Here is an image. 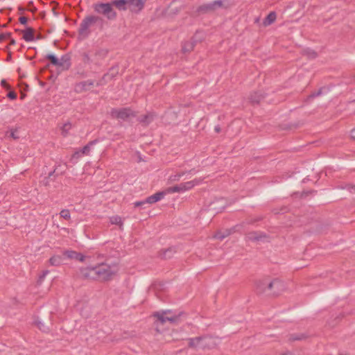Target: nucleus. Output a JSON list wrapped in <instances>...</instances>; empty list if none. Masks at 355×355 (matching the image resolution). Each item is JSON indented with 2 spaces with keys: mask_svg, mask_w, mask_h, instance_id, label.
I'll list each match as a JSON object with an SVG mask.
<instances>
[{
  "mask_svg": "<svg viewBox=\"0 0 355 355\" xmlns=\"http://www.w3.org/2000/svg\"><path fill=\"white\" fill-rule=\"evenodd\" d=\"M153 317L155 319V329L158 333H160L161 336L158 339L170 341L177 338L169 329L164 330L162 327L166 322L170 324L178 323L180 321V315H175L170 311H164L155 313Z\"/></svg>",
  "mask_w": 355,
  "mask_h": 355,
  "instance_id": "f257e3e1",
  "label": "nucleus"
},
{
  "mask_svg": "<svg viewBox=\"0 0 355 355\" xmlns=\"http://www.w3.org/2000/svg\"><path fill=\"white\" fill-rule=\"evenodd\" d=\"M119 271L116 265H108L102 263L98 265V279L102 281H107L113 278Z\"/></svg>",
  "mask_w": 355,
  "mask_h": 355,
  "instance_id": "f03ea898",
  "label": "nucleus"
},
{
  "mask_svg": "<svg viewBox=\"0 0 355 355\" xmlns=\"http://www.w3.org/2000/svg\"><path fill=\"white\" fill-rule=\"evenodd\" d=\"M218 344V340L211 337L194 338L189 340L191 347L199 349H210Z\"/></svg>",
  "mask_w": 355,
  "mask_h": 355,
  "instance_id": "7ed1b4c3",
  "label": "nucleus"
},
{
  "mask_svg": "<svg viewBox=\"0 0 355 355\" xmlns=\"http://www.w3.org/2000/svg\"><path fill=\"white\" fill-rule=\"evenodd\" d=\"M94 8L97 13L103 15L107 19L114 20L116 17L112 3H96Z\"/></svg>",
  "mask_w": 355,
  "mask_h": 355,
  "instance_id": "20e7f679",
  "label": "nucleus"
},
{
  "mask_svg": "<svg viewBox=\"0 0 355 355\" xmlns=\"http://www.w3.org/2000/svg\"><path fill=\"white\" fill-rule=\"evenodd\" d=\"M268 292L272 295H279L285 291L284 283L279 279H270L267 283Z\"/></svg>",
  "mask_w": 355,
  "mask_h": 355,
  "instance_id": "39448f33",
  "label": "nucleus"
},
{
  "mask_svg": "<svg viewBox=\"0 0 355 355\" xmlns=\"http://www.w3.org/2000/svg\"><path fill=\"white\" fill-rule=\"evenodd\" d=\"M98 266L96 267H85L81 269V275L89 279H98Z\"/></svg>",
  "mask_w": 355,
  "mask_h": 355,
  "instance_id": "423d86ee",
  "label": "nucleus"
},
{
  "mask_svg": "<svg viewBox=\"0 0 355 355\" xmlns=\"http://www.w3.org/2000/svg\"><path fill=\"white\" fill-rule=\"evenodd\" d=\"M201 182H202V180L200 179L196 178L191 181H189L187 182L180 184L181 193L185 192L187 191H189V190L193 189L196 185L200 184Z\"/></svg>",
  "mask_w": 355,
  "mask_h": 355,
  "instance_id": "0eeeda50",
  "label": "nucleus"
},
{
  "mask_svg": "<svg viewBox=\"0 0 355 355\" xmlns=\"http://www.w3.org/2000/svg\"><path fill=\"white\" fill-rule=\"evenodd\" d=\"M146 0H128L130 9L135 12L140 11L144 6Z\"/></svg>",
  "mask_w": 355,
  "mask_h": 355,
  "instance_id": "6e6552de",
  "label": "nucleus"
},
{
  "mask_svg": "<svg viewBox=\"0 0 355 355\" xmlns=\"http://www.w3.org/2000/svg\"><path fill=\"white\" fill-rule=\"evenodd\" d=\"M130 110L124 108L121 110H116L112 111V114L114 117L117 119H125L132 115Z\"/></svg>",
  "mask_w": 355,
  "mask_h": 355,
  "instance_id": "1a4fd4ad",
  "label": "nucleus"
},
{
  "mask_svg": "<svg viewBox=\"0 0 355 355\" xmlns=\"http://www.w3.org/2000/svg\"><path fill=\"white\" fill-rule=\"evenodd\" d=\"M269 282V278H263L256 282V288L259 293L268 292L267 283Z\"/></svg>",
  "mask_w": 355,
  "mask_h": 355,
  "instance_id": "9d476101",
  "label": "nucleus"
},
{
  "mask_svg": "<svg viewBox=\"0 0 355 355\" xmlns=\"http://www.w3.org/2000/svg\"><path fill=\"white\" fill-rule=\"evenodd\" d=\"M223 6V3L220 0H216L213 2H211L201 8L202 10L205 12L212 11L217 8H222Z\"/></svg>",
  "mask_w": 355,
  "mask_h": 355,
  "instance_id": "9b49d317",
  "label": "nucleus"
},
{
  "mask_svg": "<svg viewBox=\"0 0 355 355\" xmlns=\"http://www.w3.org/2000/svg\"><path fill=\"white\" fill-rule=\"evenodd\" d=\"M63 256L69 259H77L80 261H84L85 260V257L84 255L75 251H66L64 252Z\"/></svg>",
  "mask_w": 355,
  "mask_h": 355,
  "instance_id": "f8f14e48",
  "label": "nucleus"
},
{
  "mask_svg": "<svg viewBox=\"0 0 355 355\" xmlns=\"http://www.w3.org/2000/svg\"><path fill=\"white\" fill-rule=\"evenodd\" d=\"M98 19H99L98 17L93 16V15L88 16L84 19V20L83 21V22L81 24V26H82V28L86 29L91 25L96 23L98 21Z\"/></svg>",
  "mask_w": 355,
  "mask_h": 355,
  "instance_id": "ddd939ff",
  "label": "nucleus"
},
{
  "mask_svg": "<svg viewBox=\"0 0 355 355\" xmlns=\"http://www.w3.org/2000/svg\"><path fill=\"white\" fill-rule=\"evenodd\" d=\"M166 196V193L164 191L157 192L150 196H149L146 200V202L149 204L155 203L160 200H162L164 196Z\"/></svg>",
  "mask_w": 355,
  "mask_h": 355,
  "instance_id": "4468645a",
  "label": "nucleus"
},
{
  "mask_svg": "<svg viewBox=\"0 0 355 355\" xmlns=\"http://www.w3.org/2000/svg\"><path fill=\"white\" fill-rule=\"evenodd\" d=\"M277 19L276 13L270 12L263 21V26L267 27L273 24Z\"/></svg>",
  "mask_w": 355,
  "mask_h": 355,
  "instance_id": "2eb2a0df",
  "label": "nucleus"
},
{
  "mask_svg": "<svg viewBox=\"0 0 355 355\" xmlns=\"http://www.w3.org/2000/svg\"><path fill=\"white\" fill-rule=\"evenodd\" d=\"M22 37L26 42H31L34 40V33L32 28H27L22 31Z\"/></svg>",
  "mask_w": 355,
  "mask_h": 355,
  "instance_id": "dca6fc26",
  "label": "nucleus"
},
{
  "mask_svg": "<svg viewBox=\"0 0 355 355\" xmlns=\"http://www.w3.org/2000/svg\"><path fill=\"white\" fill-rule=\"evenodd\" d=\"M71 128H72V125L71 123L64 122L60 126L61 135L63 137H67L69 135V131L71 130Z\"/></svg>",
  "mask_w": 355,
  "mask_h": 355,
  "instance_id": "f3484780",
  "label": "nucleus"
},
{
  "mask_svg": "<svg viewBox=\"0 0 355 355\" xmlns=\"http://www.w3.org/2000/svg\"><path fill=\"white\" fill-rule=\"evenodd\" d=\"M111 3L119 10H125L126 5H128V0H115Z\"/></svg>",
  "mask_w": 355,
  "mask_h": 355,
  "instance_id": "a211bd4d",
  "label": "nucleus"
},
{
  "mask_svg": "<svg viewBox=\"0 0 355 355\" xmlns=\"http://www.w3.org/2000/svg\"><path fill=\"white\" fill-rule=\"evenodd\" d=\"M47 58L51 61V62L55 66L62 67L64 65V61L63 58L62 60H59L53 55H49Z\"/></svg>",
  "mask_w": 355,
  "mask_h": 355,
  "instance_id": "6ab92c4d",
  "label": "nucleus"
},
{
  "mask_svg": "<svg viewBox=\"0 0 355 355\" xmlns=\"http://www.w3.org/2000/svg\"><path fill=\"white\" fill-rule=\"evenodd\" d=\"M51 266H60L62 263V257L60 255H54L49 259Z\"/></svg>",
  "mask_w": 355,
  "mask_h": 355,
  "instance_id": "aec40b11",
  "label": "nucleus"
},
{
  "mask_svg": "<svg viewBox=\"0 0 355 355\" xmlns=\"http://www.w3.org/2000/svg\"><path fill=\"white\" fill-rule=\"evenodd\" d=\"M164 191L166 195L169 194V193H181L180 184L174 186V187L166 188Z\"/></svg>",
  "mask_w": 355,
  "mask_h": 355,
  "instance_id": "412c9836",
  "label": "nucleus"
},
{
  "mask_svg": "<svg viewBox=\"0 0 355 355\" xmlns=\"http://www.w3.org/2000/svg\"><path fill=\"white\" fill-rule=\"evenodd\" d=\"M110 221L112 224L118 225L119 226H122L123 220L119 216H114L110 218Z\"/></svg>",
  "mask_w": 355,
  "mask_h": 355,
  "instance_id": "4be33fe9",
  "label": "nucleus"
},
{
  "mask_svg": "<svg viewBox=\"0 0 355 355\" xmlns=\"http://www.w3.org/2000/svg\"><path fill=\"white\" fill-rule=\"evenodd\" d=\"M193 49V44L188 42H185L182 46V51L185 53L190 52Z\"/></svg>",
  "mask_w": 355,
  "mask_h": 355,
  "instance_id": "5701e85b",
  "label": "nucleus"
},
{
  "mask_svg": "<svg viewBox=\"0 0 355 355\" xmlns=\"http://www.w3.org/2000/svg\"><path fill=\"white\" fill-rule=\"evenodd\" d=\"M183 173H177L174 175H171L169 178H168V182H176V181H178L180 180L181 177L182 176Z\"/></svg>",
  "mask_w": 355,
  "mask_h": 355,
  "instance_id": "b1692460",
  "label": "nucleus"
},
{
  "mask_svg": "<svg viewBox=\"0 0 355 355\" xmlns=\"http://www.w3.org/2000/svg\"><path fill=\"white\" fill-rule=\"evenodd\" d=\"M60 216L64 219H69L70 218V213L69 210L64 209L60 211Z\"/></svg>",
  "mask_w": 355,
  "mask_h": 355,
  "instance_id": "393cba45",
  "label": "nucleus"
},
{
  "mask_svg": "<svg viewBox=\"0 0 355 355\" xmlns=\"http://www.w3.org/2000/svg\"><path fill=\"white\" fill-rule=\"evenodd\" d=\"M10 39V33L0 35V42Z\"/></svg>",
  "mask_w": 355,
  "mask_h": 355,
  "instance_id": "a878e982",
  "label": "nucleus"
},
{
  "mask_svg": "<svg viewBox=\"0 0 355 355\" xmlns=\"http://www.w3.org/2000/svg\"><path fill=\"white\" fill-rule=\"evenodd\" d=\"M17 130L11 129L10 130V137H12L14 139H17Z\"/></svg>",
  "mask_w": 355,
  "mask_h": 355,
  "instance_id": "bb28decb",
  "label": "nucleus"
},
{
  "mask_svg": "<svg viewBox=\"0 0 355 355\" xmlns=\"http://www.w3.org/2000/svg\"><path fill=\"white\" fill-rule=\"evenodd\" d=\"M8 97L10 99H15L17 98V94L14 92H10L8 94Z\"/></svg>",
  "mask_w": 355,
  "mask_h": 355,
  "instance_id": "cd10ccee",
  "label": "nucleus"
},
{
  "mask_svg": "<svg viewBox=\"0 0 355 355\" xmlns=\"http://www.w3.org/2000/svg\"><path fill=\"white\" fill-rule=\"evenodd\" d=\"M89 146H85L82 150H81V153L83 155H87L88 154V152H89Z\"/></svg>",
  "mask_w": 355,
  "mask_h": 355,
  "instance_id": "c85d7f7f",
  "label": "nucleus"
},
{
  "mask_svg": "<svg viewBox=\"0 0 355 355\" xmlns=\"http://www.w3.org/2000/svg\"><path fill=\"white\" fill-rule=\"evenodd\" d=\"M227 235H225V234H221L220 232L214 235V238L216 239H224Z\"/></svg>",
  "mask_w": 355,
  "mask_h": 355,
  "instance_id": "c756f323",
  "label": "nucleus"
},
{
  "mask_svg": "<svg viewBox=\"0 0 355 355\" xmlns=\"http://www.w3.org/2000/svg\"><path fill=\"white\" fill-rule=\"evenodd\" d=\"M19 21L22 24H26L27 22V18L26 17H21L19 18Z\"/></svg>",
  "mask_w": 355,
  "mask_h": 355,
  "instance_id": "7c9ffc66",
  "label": "nucleus"
},
{
  "mask_svg": "<svg viewBox=\"0 0 355 355\" xmlns=\"http://www.w3.org/2000/svg\"><path fill=\"white\" fill-rule=\"evenodd\" d=\"M81 85H82V86H83V89H84V90H87V89H89V85H90V84L83 83V84H81Z\"/></svg>",
  "mask_w": 355,
  "mask_h": 355,
  "instance_id": "2f4dec72",
  "label": "nucleus"
},
{
  "mask_svg": "<svg viewBox=\"0 0 355 355\" xmlns=\"http://www.w3.org/2000/svg\"><path fill=\"white\" fill-rule=\"evenodd\" d=\"M1 83V85L3 87H5V88H8V84H7V83H6V81L5 80H2Z\"/></svg>",
  "mask_w": 355,
  "mask_h": 355,
  "instance_id": "473e14b6",
  "label": "nucleus"
},
{
  "mask_svg": "<svg viewBox=\"0 0 355 355\" xmlns=\"http://www.w3.org/2000/svg\"><path fill=\"white\" fill-rule=\"evenodd\" d=\"M144 203H145V202H143V201H141V202H136L135 203V207H139V206H141V205H144Z\"/></svg>",
  "mask_w": 355,
  "mask_h": 355,
  "instance_id": "72a5a7b5",
  "label": "nucleus"
},
{
  "mask_svg": "<svg viewBox=\"0 0 355 355\" xmlns=\"http://www.w3.org/2000/svg\"><path fill=\"white\" fill-rule=\"evenodd\" d=\"M351 137L355 140V128L351 131Z\"/></svg>",
  "mask_w": 355,
  "mask_h": 355,
  "instance_id": "f704fd0d",
  "label": "nucleus"
},
{
  "mask_svg": "<svg viewBox=\"0 0 355 355\" xmlns=\"http://www.w3.org/2000/svg\"><path fill=\"white\" fill-rule=\"evenodd\" d=\"M280 355H293L291 352L286 351L285 352L282 353Z\"/></svg>",
  "mask_w": 355,
  "mask_h": 355,
  "instance_id": "c9c22d12",
  "label": "nucleus"
},
{
  "mask_svg": "<svg viewBox=\"0 0 355 355\" xmlns=\"http://www.w3.org/2000/svg\"><path fill=\"white\" fill-rule=\"evenodd\" d=\"M10 44L14 45L15 44V40L10 37Z\"/></svg>",
  "mask_w": 355,
  "mask_h": 355,
  "instance_id": "e433bc0d",
  "label": "nucleus"
},
{
  "mask_svg": "<svg viewBox=\"0 0 355 355\" xmlns=\"http://www.w3.org/2000/svg\"><path fill=\"white\" fill-rule=\"evenodd\" d=\"M145 118H146V119L147 120L146 123H149V120H148V119H149L150 118L151 119V118H152V116H146Z\"/></svg>",
  "mask_w": 355,
  "mask_h": 355,
  "instance_id": "4c0bfd02",
  "label": "nucleus"
},
{
  "mask_svg": "<svg viewBox=\"0 0 355 355\" xmlns=\"http://www.w3.org/2000/svg\"><path fill=\"white\" fill-rule=\"evenodd\" d=\"M249 239H257L258 238H257V237H253L252 236L250 235V236H249Z\"/></svg>",
  "mask_w": 355,
  "mask_h": 355,
  "instance_id": "58836bf2",
  "label": "nucleus"
},
{
  "mask_svg": "<svg viewBox=\"0 0 355 355\" xmlns=\"http://www.w3.org/2000/svg\"><path fill=\"white\" fill-rule=\"evenodd\" d=\"M79 153H80L79 152H76V153L74 154V155H73V156L79 157V156H80V155H79Z\"/></svg>",
  "mask_w": 355,
  "mask_h": 355,
  "instance_id": "ea45409f",
  "label": "nucleus"
},
{
  "mask_svg": "<svg viewBox=\"0 0 355 355\" xmlns=\"http://www.w3.org/2000/svg\"><path fill=\"white\" fill-rule=\"evenodd\" d=\"M215 130H216V132H219L220 129H219V128L216 127V128H215Z\"/></svg>",
  "mask_w": 355,
  "mask_h": 355,
  "instance_id": "a19ab883",
  "label": "nucleus"
},
{
  "mask_svg": "<svg viewBox=\"0 0 355 355\" xmlns=\"http://www.w3.org/2000/svg\"><path fill=\"white\" fill-rule=\"evenodd\" d=\"M252 101H256V102H258V100H254V99H252Z\"/></svg>",
  "mask_w": 355,
  "mask_h": 355,
  "instance_id": "79ce46f5",
  "label": "nucleus"
}]
</instances>
